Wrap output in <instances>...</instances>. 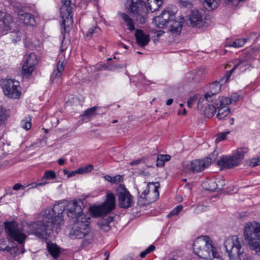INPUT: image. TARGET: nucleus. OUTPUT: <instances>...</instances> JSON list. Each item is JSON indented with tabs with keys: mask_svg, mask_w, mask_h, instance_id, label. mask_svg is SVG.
<instances>
[{
	"mask_svg": "<svg viewBox=\"0 0 260 260\" xmlns=\"http://www.w3.org/2000/svg\"><path fill=\"white\" fill-rule=\"evenodd\" d=\"M182 206L181 205H178L167 215V217H170L171 216L177 215L178 213L182 210Z\"/></svg>",
	"mask_w": 260,
	"mask_h": 260,
	"instance_id": "44",
	"label": "nucleus"
},
{
	"mask_svg": "<svg viewBox=\"0 0 260 260\" xmlns=\"http://www.w3.org/2000/svg\"><path fill=\"white\" fill-rule=\"evenodd\" d=\"M20 126L26 131L29 130L31 127V118L27 117L22 120L20 122Z\"/></svg>",
	"mask_w": 260,
	"mask_h": 260,
	"instance_id": "35",
	"label": "nucleus"
},
{
	"mask_svg": "<svg viewBox=\"0 0 260 260\" xmlns=\"http://www.w3.org/2000/svg\"><path fill=\"white\" fill-rule=\"evenodd\" d=\"M235 70L234 69V67L230 71H228L226 72V74L224 75V76L221 79L220 82H222V83L224 84L229 81L232 74L233 72Z\"/></svg>",
	"mask_w": 260,
	"mask_h": 260,
	"instance_id": "41",
	"label": "nucleus"
},
{
	"mask_svg": "<svg viewBox=\"0 0 260 260\" xmlns=\"http://www.w3.org/2000/svg\"><path fill=\"white\" fill-rule=\"evenodd\" d=\"M113 221V217H109L103 219L99 223L101 229L104 231H108L110 230L109 224Z\"/></svg>",
	"mask_w": 260,
	"mask_h": 260,
	"instance_id": "31",
	"label": "nucleus"
},
{
	"mask_svg": "<svg viewBox=\"0 0 260 260\" xmlns=\"http://www.w3.org/2000/svg\"><path fill=\"white\" fill-rule=\"evenodd\" d=\"M127 9L137 23L142 24L146 23L148 12L146 4L138 0H131Z\"/></svg>",
	"mask_w": 260,
	"mask_h": 260,
	"instance_id": "7",
	"label": "nucleus"
},
{
	"mask_svg": "<svg viewBox=\"0 0 260 260\" xmlns=\"http://www.w3.org/2000/svg\"><path fill=\"white\" fill-rule=\"evenodd\" d=\"M222 82L215 81L210 85L209 91L207 93H209L212 96L215 98V95L218 93L221 89V87L222 84Z\"/></svg>",
	"mask_w": 260,
	"mask_h": 260,
	"instance_id": "25",
	"label": "nucleus"
},
{
	"mask_svg": "<svg viewBox=\"0 0 260 260\" xmlns=\"http://www.w3.org/2000/svg\"><path fill=\"white\" fill-rule=\"evenodd\" d=\"M258 165H260V156L258 157H254L249 160V166L254 167Z\"/></svg>",
	"mask_w": 260,
	"mask_h": 260,
	"instance_id": "43",
	"label": "nucleus"
},
{
	"mask_svg": "<svg viewBox=\"0 0 260 260\" xmlns=\"http://www.w3.org/2000/svg\"><path fill=\"white\" fill-rule=\"evenodd\" d=\"M244 235L250 248L260 253V225L256 222L248 223L244 228Z\"/></svg>",
	"mask_w": 260,
	"mask_h": 260,
	"instance_id": "5",
	"label": "nucleus"
},
{
	"mask_svg": "<svg viewBox=\"0 0 260 260\" xmlns=\"http://www.w3.org/2000/svg\"><path fill=\"white\" fill-rule=\"evenodd\" d=\"M182 112H183V113H182L181 110H179L178 111V114L180 115L181 114L185 115L186 114V111L185 109H184V108L183 109Z\"/></svg>",
	"mask_w": 260,
	"mask_h": 260,
	"instance_id": "62",
	"label": "nucleus"
},
{
	"mask_svg": "<svg viewBox=\"0 0 260 260\" xmlns=\"http://www.w3.org/2000/svg\"><path fill=\"white\" fill-rule=\"evenodd\" d=\"M22 34L19 30H14L10 32L9 37L13 42H17L21 40Z\"/></svg>",
	"mask_w": 260,
	"mask_h": 260,
	"instance_id": "33",
	"label": "nucleus"
},
{
	"mask_svg": "<svg viewBox=\"0 0 260 260\" xmlns=\"http://www.w3.org/2000/svg\"><path fill=\"white\" fill-rule=\"evenodd\" d=\"M224 245L231 260H252L251 257L244 252L243 240L237 236L226 238Z\"/></svg>",
	"mask_w": 260,
	"mask_h": 260,
	"instance_id": "4",
	"label": "nucleus"
},
{
	"mask_svg": "<svg viewBox=\"0 0 260 260\" xmlns=\"http://www.w3.org/2000/svg\"><path fill=\"white\" fill-rule=\"evenodd\" d=\"M123 177L121 175H117L113 177L112 183H117L123 181Z\"/></svg>",
	"mask_w": 260,
	"mask_h": 260,
	"instance_id": "49",
	"label": "nucleus"
},
{
	"mask_svg": "<svg viewBox=\"0 0 260 260\" xmlns=\"http://www.w3.org/2000/svg\"><path fill=\"white\" fill-rule=\"evenodd\" d=\"M179 3L184 7H190L192 5L196 0H178Z\"/></svg>",
	"mask_w": 260,
	"mask_h": 260,
	"instance_id": "45",
	"label": "nucleus"
},
{
	"mask_svg": "<svg viewBox=\"0 0 260 260\" xmlns=\"http://www.w3.org/2000/svg\"><path fill=\"white\" fill-rule=\"evenodd\" d=\"M153 187V190L150 193V195L153 194V197H151L148 196L147 198L140 196L137 201V204L140 206H144L151 203L154 202L156 201L159 197L158 188L159 187V184L158 182H149L147 184V187L150 189Z\"/></svg>",
	"mask_w": 260,
	"mask_h": 260,
	"instance_id": "13",
	"label": "nucleus"
},
{
	"mask_svg": "<svg viewBox=\"0 0 260 260\" xmlns=\"http://www.w3.org/2000/svg\"><path fill=\"white\" fill-rule=\"evenodd\" d=\"M76 174H77L76 170L74 171H72L71 172H69V173L68 175V177L70 178L72 176H75Z\"/></svg>",
	"mask_w": 260,
	"mask_h": 260,
	"instance_id": "59",
	"label": "nucleus"
},
{
	"mask_svg": "<svg viewBox=\"0 0 260 260\" xmlns=\"http://www.w3.org/2000/svg\"><path fill=\"white\" fill-rule=\"evenodd\" d=\"M223 1L227 4H231L233 5H236L238 4L237 0H223Z\"/></svg>",
	"mask_w": 260,
	"mask_h": 260,
	"instance_id": "55",
	"label": "nucleus"
},
{
	"mask_svg": "<svg viewBox=\"0 0 260 260\" xmlns=\"http://www.w3.org/2000/svg\"><path fill=\"white\" fill-rule=\"evenodd\" d=\"M184 19H176L175 13L169 8L164 10L161 14L153 19L154 24L159 28H167L173 34H179L182 30Z\"/></svg>",
	"mask_w": 260,
	"mask_h": 260,
	"instance_id": "2",
	"label": "nucleus"
},
{
	"mask_svg": "<svg viewBox=\"0 0 260 260\" xmlns=\"http://www.w3.org/2000/svg\"><path fill=\"white\" fill-rule=\"evenodd\" d=\"M160 157L162 158L165 161H169L170 158L171 156L169 155L166 154V155H160Z\"/></svg>",
	"mask_w": 260,
	"mask_h": 260,
	"instance_id": "56",
	"label": "nucleus"
},
{
	"mask_svg": "<svg viewBox=\"0 0 260 260\" xmlns=\"http://www.w3.org/2000/svg\"><path fill=\"white\" fill-rule=\"evenodd\" d=\"M248 149L247 148H238L235 155L233 156L235 160H236V164L238 165L240 161L243 159L244 156L246 153L248 152Z\"/></svg>",
	"mask_w": 260,
	"mask_h": 260,
	"instance_id": "23",
	"label": "nucleus"
},
{
	"mask_svg": "<svg viewBox=\"0 0 260 260\" xmlns=\"http://www.w3.org/2000/svg\"><path fill=\"white\" fill-rule=\"evenodd\" d=\"M62 2L63 3L64 6L66 8V10L68 11V12L69 13V9L70 5L71 4V1L70 0H62Z\"/></svg>",
	"mask_w": 260,
	"mask_h": 260,
	"instance_id": "54",
	"label": "nucleus"
},
{
	"mask_svg": "<svg viewBox=\"0 0 260 260\" xmlns=\"http://www.w3.org/2000/svg\"><path fill=\"white\" fill-rule=\"evenodd\" d=\"M217 103L219 104V106L223 107L227 106L229 104L232 103L233 102L236 103L238 101V98H237L234 100H232L230 98L228 97H221L220 99L217 100Z\"/></svg>",
	"mask_w": 260,
	"mask_h": 260,
	"instance_id": "30",
	"label": "nucleus"
},
{
	"mask_svg": "<svg viewBox=\"0 0 260 260\" xmlns=\"http://www.w3.org/2000/svg\"><path fill=\"white\" fill-rule=\"evenodd\" d=\"M155 33H156L157 37H159L162 36V34L165 33V32L163 30H160L157 31V32H156Z\"/></svg>",
	"mask_w": 260,
	"mask_h": 260,
	"instance_id": "61",
	"label": "nucleus"
},
{
	"mask_svg": "<svg viewBox=\"0 0 260 260\" xmlns=\"http://www.w3.org/2000/svg\"><path fill=\"white\" fill-rule=\"evenodd\" d=\"M209 185L210 186L209 189L211 191H214L218 189V185L216 182L214 181H211Z\"/></svg>",
	"mask_w": 260,
	"mask_h": 260,
	"instance_id": "50",
	"label": "nucleus"
},
{
	"mask_svg": "<svg viewBox=\"0 0 260 260\" xmlns=\"http://www.w3.org/2000/svg\"><path fill=\"white\" fill-rule=\"evenodd\" d=\"M220 4V0H204V5L211 10L216 9Z\"/></svg>",
	"mask_w": 260,
	"mask_h": 260,
	"instance_id": "32",
	"label": "nucleus"
},
{
	"mask_svg": "<svg viewBox=\"0 0 260 260\" xmlns=\"http://www.w3.org/2000/svg\"><path fill=\"white\" fill-rule=\"evenodd\" d=\"M193 248L194 253L202 258H207L211 255L212 252L216 250L208 236L198 238L193 243Z\"/></svg>",
	"mask_w": 260,
	"mask_h": 260,
	"instance_id": "6",
	"label": "nucleus"
},
{
	"mask_svg": "<svg viewBox=\"0 0 260 260\" xmlns=\"http://www.w3.org/2000/svg\"><path fill=\"white\" fill-rule=\"evenodd\" d=\"M136 41L139 45L146 46L149 42V36L146 34L142 30L137 29L135 32Z\"/></svg>",
	"mask_w": 260,
	"mask_h": 260,
	"instance_id": "20",
	"label": "nucleus"
},
{
	"mask_svg": "<svg viewBox=\"0 0 260 260\" xmlns=\"http://www.w3.org/2000/svg\"><path fill=\"white\" fill-rule=\"evenodd\" d=\"M101 32V30L97 26H93L90 28L86 33L87 37L97 36Z\"/></svg>",
	"mask_w": 260,
	"mask_h": 260,
	"instance_id": "36",
	"label": "nucleus"
},
{
	"mask_svg": "<svg viewBox=\"0 0 260 260\" xmlns=\"http://www.w3.org/2000/svg\"><path fill=\"white\" fill-rule=\"evenodd\" d=\"M37 55L34 53H30L27 57L22 67V74L24 75H30L34 70V67L37 64Z\"/></svg>",
	"mask_w": 260,
	"mask_h": 260,
	"instance_id": "15",
	"label": "nucleus"
},
{
	"mask_svg": "<svg viewBox=\"0 0 260 260\" xmlns=\"http://www.w3.org/2000/svg\"><path fill=\"white\" fill-rule=\"evenodd\" d=\"M105 179L107 181H108L111 183H112L113 177H112L111 176H110L109 175H106L105 176Z\"/></svg>",
	"mask_w": 260,
	"mask_h": 260,
	"instance_id": "58",
	"label": "nucleus"
},
{
	"mask_svg": "<svg viewBox=\"0 0 260 260\" xmlns=\"http://www.w3.org/2000/svg\"><path fill=\"white\" fill-rule=\"evenodd\" d=\"M173 99H169L166 102V104L168 105V106H170L171 105L172 103H173Z\"/></svg>",
	"mask_w": 260,
	"mask_h": 260,
	"instance_id": "63",
	"label": "nucleus"
},
{
	"mask_svg": "<svg viewBox=\"0 0 260 260\" xmlns=\"http://www.w3.org/2000/svg\"><path fill=\"white\" fill-rule=\"evenodd\" d=\"M13 18L10 14L0 11V37L8 33L11 28Z\"/></svg>",
	"mask_w": 260,
	"mask_h": 260,
	"instance_id": "16",
	"label": "nucleus"
},
{
	"mask_svg": "<svg viewBox=\"0 0 260 260\" xmlns=\"http://www.w3.org/2000/svg\"><path fill=\"white\" fill-rule=\"evenodd\" d=\"M119 15L126 23L128 29L131 31H133L135 29V25L132 18L124 13H119Z\"/></svg>",
	"mask_w": 260,
	"mask_h": 260,
	"instance_id": "24",
	"label": "nucleus"
},
{
	"mask_svg": "<svg viewBox=\"0 0 260 260\" xmlns=\"http://www.w3.org/2000/svg\"><path fill=\"white\" fill-rule=\"evenodd\" d=\"M197 100V98L195 96L190 97L187 101V106L189 108H191L193 104Z\"/></svg>",
	"mask_w": 260,
	"mask_h": 260,
	"instance_id": "48",
	"label": "nucleus"
},
{
	"mask_svg": "<svg viewBox=\"0 0 260 260\" xmlns=\"http://www.w3.org/2000/svg\"><path fill=\"white\" fill-rule=\"evenodd\" d=\"M18 223L14 221L5 222L6 231L11 240L17 242L23 246L26 235L19 229Z\"/></svg>",
	"mask_w": 260,
	"mask_h": 260,
	"instance_id": "10",
	"label": "nucleus"
},
{
	"mask_svg": "<svg viewBox=\"0 0 260 260\" xmlns=\"http://www.w3.org/2000/svg\"><path fill=\"white\" fill-rule=\"evenodd\" d=\"M228 134H229V132L221 133L217 134L216 135L215 142L218 143L221 141L224 140L226 139V136Z\"/></svg>",
	"mask_w": 260,
	"mask_h": 260,
	"instance_id": "46",
	"label": "nucleus"
},
{
	"mask_svg": "<svg viewBox=\"0 0 260 260\" xmlns=\"http://www.w3.org/2000/svg\"><path fill=\"white\" fill-rule=\"evenodd\" d=\"M106 201L100 206L90 208L91 214L94 217H100L113 210L115 207V197L112 193H108Z\"/></svg>",
	"mask_w": 260,
	"mask_h": 260,
	"instance_id": "9",
	"label": "nucleus"
},
{
	"mask_svg": "<svg viewBox=\"0 0 260 260\" xmlns=\"http://www.w3.org/2000/svg\"><path fill=\"white\" fill-rule=\"evenodd\" d=\"M90 218L82 216L80 220L74 221V225L70 233V237L72 239L83 238L82 244L86 246L91 243L93 233L89 228Z\"/></svg>",
	"mask_w": 260,
	"mask_h": 260,
	"instance_id": "3",
	"label": "nucleus"
},
{
	"mask_svg": "<svg viewBox=\"0 0 260 260\" xmlns=\"http://www.w3.org/2000/svg\"><path fill=\"white\" fill-rule=\"evenodd\" d=\"M189 23L192 26L198 27H206L208 24L205 21V18L198 10H193L191 11L188 16Z\"/></svg>",
	"mask_w": 260,
	"mask_h": 260,
	"instance_id": "14",
	"label": "nucleus"
},
{
	"mask_svg": "<svg viewBox=\"0 0 260 260\" xmlns=\"http://www.w3.org/2000/svg\"><path fill=\"white\" fill-rule=\"evenodd\" d=\"M17 19L26 25H34L36 23L34 16L30 13L19 11L17 13Z\"/></svg>",
	"mask_w": 260,
	"mask_h": 260,
	"instance_id": "17",
	"label": "nucleus"
},
{
	"mask_svg": "<svg viewBox=\"0 0 260 260\" xmlns=\"http://www.w3.org/2000/svg\"><path fill=\"white\" fill-rule=\"evenodd\" d=\"M47 249L49 252L54 258H57L59 255L60 249L56 244L48 243Z\"/></svg>",
	"mask_w": 260,
	"mask_h": 260,
	"instance_id": "26",
	"label": "nucleus"
},
{
	"mask_svg": "<svg viewBox=\"0 0 260 260\" xmlns=\"http://www.w3.org/2000/svg\"><path fill=\"white\" fill-rule=\"evenodd\" d=\"M65 160L63 158H60L58 160V163L59 165H62L64 164Z\"/></svg>",
	"mask_w": 260,
	"mask_h": 260,
	"instance_id": "60",
	"label": "nucleus"
},
{
	"mask_svg": "<svg viewBox=\"0 0 260 260\" xmlns=\"http://www.w3.org/2000/svg\"><path fill=\"white\" fill-rule=\"evenodd\" d=\"M96 107H93L92 108L87 109L84 112L82 116L90 117L95 115L96 114Z\"/></svg>",
	"mask_w": 260,
	"mask_h": 260,
	"instance_id": "40",
	"label": "nucleus"
},
{
	"mask_svg": "<svg viewBox=\"0 0 260 260\" xmlns=\"http://www.w3.org/2000/svg\"><path fill=\"white\" fill-rule=\"evenodd\" d=\"M121 67L120 65H113L109 63L101 66L99 70H108L111 71H114L118 69L121 68Z\"/></svg>",
	"mask_w": 260,
	"mask_h": 260,
	"instance_id": "34",
	"label": "nucleus"
},
{
	"mask_svg": "<svg viewBox=\"0 0 260 260\" xmlns=\"http://www.w3.org/2000/svg\"><path fill=\"white\" fill-rule=\"evenodd\" d=\"M105 256H106L105 260H108L109 257V253L108 251H106L104 253Z\"/></svg>",
	"mask_w": 260,
	"mask_h": 260,
	"instance_id": "64",
	"label": "nucleus"
},
{
	"mask_svg": "<svg viewBox=\"0 0 260 260\" xmlns=\"http://www.w3.org/2000/svg\"><path fill=\"white\" fill-rule=\"evenodd\" d=\"M155 246L153 245H150L145 250L141 252L140 256L142 258H144L147 254L153 251L155 249Z\"/></svg>",
	"mask_w": 260,
	"mask_h": 260,
	"instance_id": "42",
	"label": "nucleus"
},
{
	"mask_svg": "<svg viewBox=\"0 0 260 260\" xmlns=\"http://www.w3.org/2000/svg\"><path fill=\"white\" fill-rule=\"evenodd\" d=\"M148 5V8L151 12H154L162 5V0H154L149 2H147Z\"/></svg>",
	"mask_w": 260,
	"mask_h": 260,
	"instance_id": "29",
	"label": "nucleus"
},
{
	"mask_svg": "<svg viewBox=\"0 0 260 260\" xmlns=\"http://www.w3.org/2000/svg\"><path fill=\"white\" fill-rule=\"evenodd\" d=\"M143 162V160L142 158H139L131 161L129 164L131 166L138 165Z\"/></svg>",
	"mask_w": 260,
	"mask_h": 260,
	"instance_id": "53",
	"label": "nucleus"
},
{
	"mask_svg": "<svg viewBox=\"0 0 260 260\" xmlns=\"http://www.w3.org/2000/svg\"><path fill=\"white\" fill-rule=\"evenodd\" d=\"M1 86L5 95L14 99H19L21 95V87L18 81L6 78L1 80Z\"/></svg>",
	"mask_w": 260,
	"mask_h": 260,
	"instance_id": "8",
	"label": "nucleus"
},
{
	"mask_svg": "<svg viewBox=\"0 0 260 260\" xmlns=\"http://www.w3.org/2000/svg\"><path fill=\"white\" fill-rule=\"evenodd\" d=\"M165 162L164 159L160 157V155H158L156 160V166L162 167L165 164Z\"/></svg>",
	"mask_w": 260,
	"mask_h": 260,
	"instance_id": "52",
	"label": "nucleus"
},
{
	"mask_svg": "<svg viewBox=\"0 0 260 260\" xmlns=\"http://www.w3.org/2000/svg\"><path fill=\"white\" fill-rule=\"evenodd\" d=\"M246 42V39H238L231 43L229 45L230 47H233L235 48H239L243 46Z\"/></svg>",
	"mask_w": 260,
	"mask_h": 260,
	"instance_id": "37",
	"label": "nucleus"
},
{
	"mask_svg": "<svg viewBox=\"0 0 260 260\" xmlns=\"http://www.w3.org/2000/svg\"><path fill=\"white\" fill-rule=\"evenodd\" d=\"M218 112L217 117L220 120L224 119L226 117L228 116L230 109L228 106L220 107L218 106Z\"/></svg>",
	"mask_w": 260,
	"mask_h": 260,
	"instance_id": "27",
	"label": "nucleus"
},
{
	"mask_svg": "<svg viewBox=\"0 0 260 260\" xmlns=\"http://www.w3.org/2000/svg\"><path fill=\"white\" fill-rule=\"evenodd\" d=\"M56 175L55 173L52 170L46 171L43 175V179L52 180L56 178Z\"/></svg>",
	"mask_w": 260,
	"mask_h": 260,
	"instance_id": "39",
	"label": "nucleus"
},
{
	"mask_svg": "<svg viewBox=\"0 0 260 260\" xmlns=\"http://www.w3.org/2000/svg\"><path fill=\"white\" fill-rule=\"evenodd\" d=\"M214 98L209 93L205 94L204 97L199 99L197 109L199 111H203L205 106L211 105L214 103Z\"/></svg>",
	"mask_w": 260,
	"mask_h": 260,
	"instance_id": "18",
	"label": "nucleus"
},
{
	"mask_svg": "<svg viewBox=\"0 0 260 260\" xmlns=\"http://www.w3.org/2000/svg\"><path fill=\"white\" fill-rule=\"evenodd\" d=\"M93 169V166L91 165H89L85 167H81V168L78 169L76 170V172H77V174H84V173H86L90 172Z\"/></svg>",
	"mask_w": 260,
	"mask_h": 260,
	"instance_id": "38",
	"label": "nucleus"
},
{
	"mask_svg": "<svg viewBox=\"0 0 260 260\" xmlns=\"http://www.w3.org/2000/svg\"><path fill=\"white\" fill-rule=\"evenodd\" d=\"M248 62L246 58L236 60L235 62L234 69H239L240 71H244L246 67L248 66Z\"/></svg>",
	"mask_w": 260,
	"mask_h": 260,
	"instance_id": "28",
	"label": "nucleus"
},
{
	"mask_svg": "<svg viewBox=\"0 0 260 260\" xmlns=\"http://www.w3.org/2000/svg\"><path fill=\"white\" fill-rule=\"evenodd\" d=\"M118 205L120 208L126 209L132 206L134 201L132 195L125 187L120 184L117 188Z\"/></svg>",
	"mask_w": 260,
	"mask_h": 260,
	"instance_id": "12",
	"label": "nucleus"
},
{
	"mask_svg": "<svg viewBox=\"0 0 260 260\" xmlns=\"http://www.w3.org/2000/svg\"><path fill=\"white\" fill-rule=\"evenodd\" d=\"M64 69V64L63 61H59L52 74L51 78L53 79L59 78L62 75Z\"/></svg>",
	"mask_w": 260,
	"mask_h": 260,
	"instance_id": "22",
	"label": "nucleus"
},
{
	"mask_svg": "<svg viewBox=\"0 0 260 260\" xmlns=\"http://www.w3.org/2000/svg\"><path fill=\"white\" fill-rule=\"evenodd\" d=\"M45 179H43V177L41 179V182L39 183H35L32 184V187H37L39 186H44L48 183L47 181H44Z\"/></svg>",
	"mask_w": 260,
	"mask_h": 260,
	"instance_id": "51",
	"label": "nucleus"
},
{
	"mask_svg": "<svg viewBox=\"0 0 260 260\" xmlns=\"http://www.w3.org/2000/svg\"><path fill=\"white\" fill-rule=\"evenodd\" d=\"M83 203L80 200H74L68 203L66 207L61 204H56L53 208H47L42 210L38 214V220L27 224L29 234L47 239L55 229L56 232L63 224V213L67 211L68 216L75 219L80 220L83 214Z\"/></svg>",
	"mask_w": 260,
	"mask_h": 260,
	"instance_id": "1",
	"label": "nucleus"
},
{
	"mask_svg": "<svg viewBox=\"0 0 260 260\" xmlns=\"http://www.w3.org/2000/svg\"><path fill=\"white\" fill-rule=\"evenodd\" d=\"M219 104L217 103V101L215 100V102L211 105H208V106H205L204 108L203 111H201L205 116L207 117H211L214 115L216 112V109L218 106Z\"/></svg>",
	"mask_w": 260,
	"mask_h": 260,
	"instance_id": "21",
	"label": "nucleus"
},
{
	"mask_svg": "<svg viewBox=\"0 0 260 260\" xmlns=\"http://www.w3.org/2000/svg\"><path fill=\"white\" fill-rule=\"evenodd\" d=\"M236 160H235L232 157L222 156L217 161V164L223 168H232L237 166Z\"/></svg>",
	"mask_w": 260,
	"mask_h": 260,
	"instance_id": "19",
	"label": "nucleus"
},
{
	"mask_svg": "<svg viewBox=\"0 0 260 260\" xmlns=\"http://www.w3.org/2000/svg\"><path fill=\"white\" fill-rule=\"evenodd\" d=\"M21 188H22V185L19 183L15 184L13 187V189L15 190H18Z\"/></svg>",
	"mask_w": 260,
	"mask_h": 260,
	"instance_id": "57",
	"label": "nucleus"
},
{
	"mask_svg": "<svg viewBox=\"0 0 260 260\" xmlns=\"http://www.w3.org/2000/svg\"><path fill=\"white\" fill-rule=\"evenodd\" d=\"M212 159L207 157L203 159H195L183 164L184 171L188 173L202 172L211 164Z\"/></svg>",
	"mask_w": 260,
	"mask_h": 260,
	"instance_id": "11",
	"label": "nucleus"
},
{
	"mask_svg": "<svg viewBox=\"0 0 260 260\" xmlns=\"http://www.w3.org/2000/svg\"><path fill=\"white\" fill-rule=\"evenodd\" d=\"M153 187H151L150 189H149L147 187L146 189L144 190V191L141 194V196L145 197V198H147L148 196H150L151 197H153V194L150 195V193L153 190Z\"/></svg>",
	"mask_w": 260,
	"mask_h": 260,
	"instance_id": "47",
	"label": "nucleus"
}]
</instances>
